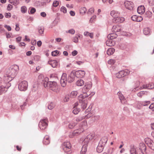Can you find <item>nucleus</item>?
<instances>
[{
  "label": "nucleus",
  "mask_w": 154,
  "mask_h": 154,
  "mask_svg": "<svg viewBox=\"0 0 154 154\" xmlns=\"http://www.w3.org/2000/svg\"><path fill=\"white\" fill-rule=\"evenodd\" d=\"M149 108L152 109L153 111H154V103H152L149 106Z\"/></svg>",
  "instance_id": "obj_64"
},
{
  "label": "nucleus",
  "mask_w": 154,
  "mask_h": 154,
  "mask_svg": "<svg viewBox=\"0 0 154 154\" xmlns=\"http://www.w3.org/2000/svg\"><path fill=\"white\" fill-rule=\"evenodd\" d=\"M103 154H117V153L113 148H110L108 149L106 153Z\"/></svg>",
  "instance_id": "obj_22"
},
{
  "label": "nucleus",
  "mask_w": 154,
  "mask_h": 154,
  "mask_svg": "<svg viewBox=\"0 0 154 154\" xmlns=\"http://www.w3.org/2000/svg\"><path fill=\"white\" fill-rule=\"evenodd\" d=\"M78 104V103H76L75 104V107L73 110V112L75 114H77L80 111V109L77 106Z\"/></svg>",
  "instance_id": "obj_19"
},
{
  "label": "nucleus",
  "mask_w": 154,
  "mask_h": 154,
  "mask_svg": "<svg viewBox=\"0 0 154 154\" xmlns=\"http://www.w3.org/2000/svg\"><path fill=\"white\" fill-rule=\"evenodd\" d=\"M75 74L73 72H71L68 77L67 81L70 83L72 82L75 80Z\"/></svg>",
  "instance_id": "obj_14"
},
{
  "label": "nucleus",
  "mask_w": 154,
  "mask_h": 154,
  "mask_svg": "<svg viewBox=\"0 0 154 154\" xmlns=\"http://www.w3.org/2000/svg\"><path fill=\"white\" fill-rule=\"evenodd\" d=\"M60 11L64 13H66L67 12L66 8L64 7H62L61 8Z\"/></svg>",
  "instance_id": "obj_53"
},
{
  "label": "nucleus",
  "mask_w": 154,
  "mask_h": 154,
  "mask_svg": "<svg viewBox=\"0 0 154 154\" xmlns=\"http://www.w3.org/2000/svg\"><path fill=\"white\" fill-rule=\"evenodd\" d=\"M149 85L148 86V89H152L154 88V84L153 83L149 84Z\"/></svg>",
  "instance_id": "obj_60"
},
{
  "label": "nucleus",
  "mask_w": 154,
  "mask_h": 154,
  "mask_svg": "<svg viewBox=\"0 0 154 154\" xmlns=\"http://www.w3.org/2000/svg\"><path fill=\"white\" fill-rule=\"evenodd\" d=\"M125 7L130 10H132L134 8L133 3L131 2L126 1L124 3Z\"/></svg>",
  "instance_id": "obj_10"
},
{
  "label": "nucleus",
  "mask_w": 154,
  "mask_h": 154,
  "mask_svg": "<svg viewBox=\"0 0 154 154\" xmlns=\"http://www.w3.org/2000/svg\"><path fill=\"white\" fill-rule=\"evenodd\" d=\"M66 74L65 73H64L62 74L60 80V82L62 86L63 87L65 86L66 85Z\"/></svg>",
  "instance_id": "obj_11"
},
{
  "label": "nucleus",
  "mask_w": 154,
  "mask_h": 154,
  "mask_svg": "<svg viewBox=\"0 0 154 154\" xmlns=\"http://www.w3.org/2000/svg\"><path fill=\"white\" fill-rule=\"evenodd\" d=\"M77 94L78 93L76 91H74L71 92V96L72 97H74L77 96Z\"/></svg>",
  "instance_id": "obj_39"
},
{
  "label": "nucleus",
  "mask_w": 154,
  "mask_h": 154,
  "mask_svg": "<svg viewBox=\"0 0 154 154\" xmlns=\"http://www.w3.org/2000/svg\"><path fill=\"white\" fill-rule=\"evenodd\" d=\"M144 91H141L138 93L137 94V96L140 97H141L144 95Z\"/></svg>",
  "instance_id": "obj_57"
},
{
  "label": "nucleus",
  "mask_w": 154,
  "mask_h": 154,
  "mask_svg": "<svg viewBox=\"0 0 154 154\" xmlns=\"http://www.w3.org/2000/svg\"><path fill=\"white\" fill-rule=\"evenodd\" d=\"M145 16L148 17H151L152 15V13L150 11H147L145 13Z\"/></svg>",
  "instance_id": "obj_36"
},
{
  "label": "nucleus",
  "mask_w": 154,
  "mask_h": 154,
  "mask_svg": "<svg viewBox=\"0 0 154 154\" xmlns=\"http://www.w3.org/2000/svg\"><path fill=\"white\" fill-rule=\"evenodd\" d=\"M142 102V105L143 106H146L149 104V101L141 102Z\"/></svg>",
  "instance_id": "obj_55"
},
{
  "label": "nucleus",
  "mask_w": 154,
  "mask_h": 154,
  "mask_svg": "<svg viewBox=\"0 0 154 154\" xmlns=\"http://www.w3.org/2000/svg\"><path fill=\"white\" fill-rule=\"evenodd\" d=\"M143 32L145 35H147L150 32V30L148 28H145L143 29Z\"/></svg>",
  "instance_id": "obj_34"
},
{
  "label": "nucleus",
  "mask_w": 154,
  "mask_h": 154,
  "mask_svg": "<svg viewBox=\"0 0 154 154\" xmlns=\"http://www.w3.org/2000/svg\"><path fill=\"white\" fill-rule=\"evenodd\" d=\"M112 30L115 32H118L121 30V28L120 26L118 25L114 26L112 27Z\"/></svg>",
  "instance_id": "obj_21"
},
{
  "label": "nucleus",
  "mask_w": 154,
  "mask_h": 154,
  "mask_svg": "<svg viewBox=\"0 0 154 154\" xmlns=\"http://www.w3.org/2000/svg\"><path fill=\"white\" fill-rule=\"evenodd\" d=\"M59 2L57 1H54L53 3V6L55 7H57L59 5Z\"/></svg>",
  "instance_id": "obj_52"
},
{
  "label": "nucleus",
  "mask_w": 154,
  "mask_h": 154,
  "mask_svg": "<svg viewBox=\"0 0 154 154\" xmlns=\"http://www.w3.org/2000/svg\"><path fill=\"white\" fill-rule=\"evenodd\" d=\"M79 37V35H76L75 36L73 39V42L75 43H77L78 42V38Z\"/></svg>",
  "instance_id": "obj_43"
},
{
  "label": "nucleus",
  "mask_w": 154,
  "mask_h": 154,
  "mask_svg": "<svg viewBox=\"0 0 154 154\" xmlns=\"http://www.w3.org/2000/svg\"><path fill=\"white\" fill-rule=\"evenodd\" d=\"M38 32L41 35L43 34L44 32V28L42 27H40L38 29Z\"/></svg>",
  "instance_id": "obj_48"
},
{
  "label": "nucleus",
  "mask_w": 154,
  "mask_h": 154,
  "mask_svg": "<svg viewBox=\"0 0 154 154\" xmlns=\"http://www.w3.org/2000/svg\"><path fill=\"white\" fill-rule=\"evenodd\" d=\"M48 120L47 119L45 118L41 119L39 123V127L41 130H44L48 126Z\"/></svg>",
  "instance_id": "obj_5"
},
{
  "label": "nucleus",
  "mask_w": 154,
  "mask_h": 154,
  "mask_svg": "<svg viewBox=\"0 0 154 154\" xmlns=\"http://www.w3.org/2000/svg\"><path fill=\"white\" fill-rule=\"evenodd\" d=\"M88 85H87V83L85 84V86H87L86 87V88H89L91 87L92 86V84L91 82H89L88 83Z\"/></svg>",
  "instance_id": "obj_44"
},
{
  "label": "nucleus",
  "mask_w": 154,
  "mask_h": 154,
  "mask_svg": "<svg viewBox=\"0 0 154 154\" xmlns=\"http://www.w3.org/2000/svg\"><path fill=\"white\" fill-rule=\"evenodd\" d=\"M148 2L150 6H152L154 5V0H148Z\"/></svg>",
  "instance_id": "obj_46"
},
{
  "label": "nucleus",
  "mask_w": 154,
  "mask_h": 154,
  "mask_svg": "<svg viewBox=\"0 0 154 154\" xmlns=\"http://www.w3.org/2000/svg\"><path fill=\"white\" fill-rule=\"evenodd\" d=\"M77 124V123H72L69 124V128H73Z\"/></svg>",
  "instance_id": "obj_50"
},
{
  "label": "nucleus",
  "mask_w": 154,
  "mask_h": 154,
  "mask_svg": "<svg viewBox=\"0 0 154 154\" xmlns=\"http://www.w3.org/2000/svg\"><path fill=\"white\" fill-rule=\"evenodd\" d=\"M137 17L136 15H133L132 16L131 19L133 21H136Z\"/></svg>",
  "instance_id": "obj_63"
},
{
  "label": "nucleus",
  "mask_w": 154,
  "mask_h": 154,
  "mask_svg": "<svg viewBox=\"0 0 154 154\" xmlns=\"http://www.w3.org/2000/svg\"><path fill=\"white\" fill-rule=\"evenodd\" d=\"M87 11L86 8L84 7H82L80 9V13L82 15H84Z\"/></svg>",
  "instance_id": "obj_30"
},
{
  "label": "nucleus",
  "mask_w": 154,
  "mask_h": 154,
  "mask_svg": "<svg viewBox=\"0 0 154 154\" xmlns=\"http://www.w3.org/2000/svg\"><path fill=\"white\" fill-rule=\"evenodd\" d=\"M137 22H140L143 20V18L141 16H137Z\"/></svg>",
  "instance_id": "obj_58"
},
{
  "label": "nucleus",
  "mask_w": 154,
  "mask_h": 154,
  "mask_svg": "<svg viewBox=\"0 0 154 154\" xmlns=\"http://www.w3.org/2000/svg\"><path fill=\"white\" fill-rule=\"evenodd\" d=\"M55 105L54 103H51L48 106V108L49 109H51L54 107Z\"/></svg>",
  "instance_id": "obj_40"
},
{
  "label": "nucleus",
  "mask_w": 154,
  "mask_h": 154,
  "mask_svg": "<svg viewBox=\"0 0 154 154\" xmlns=\"http://www.w3.org/2000/svg\"><path fill=\"white\" fill-rule=\"evenodd\" d=\"M16 74V71L13 69L9 70L4 76V82L2 81V79L0 77V95L5 92L6 90L8 88L10 85L9 81L12 80Z\"/></svg>",
  "instance_id": "obj_1"
},
{
  "label": "nucleus",
  "mask_w": 154,
  "mask_h": 154,
  "mask_svg": "<svg viewBox=\"0 0 154 154\" xmlns=\"http://www.w3.org/2000/svg\"><path fill=\"white\" fill-rule=\"evenodd\" d=\"M28 83L27 81H23L20 82L18 85V89L20 91H25L28 88Z\"/></svg>",
  "instance_id": "obj_6"
},
{
  "label": "nucleus",
  "mask_w": 154,
  "mask_h": 154,
  "mask_svg": "<svg viewBox=\"0 0 154 154\" xmlns=\"http://www.w3.org/2000/svg\"><path fill=\"white\" fill-rule=\"evenodd\" d=\"M9 2L15 6L17 5L19 3V0H9Z\"/></svg>",
  "instance_id": "obj_25"
},
{
  "label": "nucleus",
  "mask_w": 154,
  "mask_h": 154,
  "mask_svg": "<svg viewBox=\"0 0 154 154\" xmlns=\"http://www.w3.org/2000/svg\"><path fill=\"white\" fill-rule=\"evenodd\" d=\"M59 53V52L58 51H53L51 53V54L52 56H55L57 55Z\"/></svg>",
  "instance_id": "obj_51"
},
{
  "label": "nucleus",
  "mask_w": 154,
  "mask_h": 154,
  "mask_svg": "<svg viewBox=\"0 0 154 154\" xmlns=\"http://www.w3.org/2000/svg\"><path fill=\"white\" fill-rule=\"evenodd\" d=\"M86 93H84L80 95L78 97V99L80 103H82L81 106L82 108L83 109H85L87 107V100L86 97L88 96Z\"/></svg>",
  "instance_id": "obj_3"
},
{
  "label": "nucleus",
  "mask_w": 154,
  "mask_h": 154,
  "mask_svg": "<svg viewBox=\"0 0 154 154\" xmlns=\"http://www.w3.org/2000/svg\"><path fill=\"white\" fill-rule=\"evenodd\" d=\"M84 81L82 79H79L76 82V85L77 86H81L84 85Z\"/></svg>",
  "instance_id": "obj_24"
},
{
  "label": "nucleus",
  "mask_w": 154,
  "mask_h": 154,
  "mask_svg": "<svg viewBox=\"0 0 154 154\" xmlns=\"http://www.w3.org/2000/svg\"><path fill=\"white\" fill-rule=\"evenodd\" d=\"M83 131V129H79L74 131L73 132L75 136H77L82 132Z\"/></svg>",
  "instance_id": "obj_29"
},
{
  "label": "nucleus",
  "mask_w": 154,
  "mask_h": 154,
  "mask_svg": "<svg viewBox=\"0 0 154 154\" xmlns=\"http://www.w3.org/2000/svg\"><path fill=\"white\" fill-rule=\"evenodd\" d=\"M16 28H15V30L17 31H18L20 29L19 27V25L18 23H16Z\"/></svg>",
  "instance_id": "obj_61"
},
{
  "label": "nucleus",
  "mask_w": 154,
  "mask_h": 154,
  "mask_svg": "<svg viewBox=\"0 0 154 154\" xmlns=\"http://www.w3.org/2000/svg\"><path fill=\"white\" fill-rule=\"evenodd\" d=\"M43 143L45 145H48L50 143L49 136L48 135L45 136L43 140Z\"/></svg>",
  "instance_id": "obj_20"
},
{
  "label": "nucleus",
  "mask_w": 154,
  "mask_h": 154,
  "mask_svg": "<svg viewBox=\"0 0 154 154\" xmlns=\"http://www.w3.org/2000/svg\"><path fill=\"white\" fill-rule=\"evenodd\" d=\"M48 63L53 68L55 67L58 64L57 62L55 60H49Z\"/></svg>",
  "instance_id": "obj_17"
},
{
  "label": "nucleus",
  "mask_w": 154,
  "mask_h": 154,
  "mask_svg": "<svg viewBox=\"0 0 154 154\" xmlns=\"http://www.w3.org/2000/svg\"><path fill=\"white\" fill-rule=\"evenodd\" d=\"M75 32V31L73 29H71L69 30L68 31H66V33H69L72 34H74Z\"/></svg>",
  "instance_id": "obj_42"
},
{
  "label": "nucleus",
  "mask_w": 154,
  "mask_h": 154,
  "mask_svg": "<svg viewBox=\"0 0 154 154\" xmlns=\"http://www.w3.org/2000/svg\"><path fill=\"white\" fill-rule=\"evenodd\" d=\"M71 148V146L69 142H67L64 143L63 149L65 152L69 154L70 153Z\"/></svg>",
  "instance_id": "obj_9"
},
{
  "label": "nucleus",
  "mask_w": 154,
  "mask_h": 154,
  "mask_svg": "<svg viewBox=\"0 0 154 154\" xmlns=\"http://www.w3.org/2000/svg\"><path fill=\"white\" fill-rule=\"evenodd\" d=\"M106 44L107 46H112L114 45V43L111 39L108 40L106 41Z\"/></svg>",
  "instance_id": "obj_26"
},
{
  "label": "nucleus",
  "mask_w": 154,
  "mask_h": 154,
  "mask_svg": "<svg viewBox=\"0 0 154 154\" xmlns=\"http://www.w3.org/2000/svg\"><path fill=\"white\" fill-rule=\"evenodd\" d=\"M117 95L119 96V98L122 103H125L126 102V100L123 95L122 94L121 92L119 91L117 93Z\"/></svg>",
  "instance_id": "obj_15"
},
{
  "label": "nucleus",
  "mask_w": 154,
  "mask_h": 154,
  "mask_svg": "<svg viewBox=\"0 0 154 154\" xmlns=\"http://www.w3.org/2000/svg\"><path fill=\"white\" fill-rule=\"evenodd\" d=\"M103 146L98 145L97 148V151L99 153L103 151Z\"/></svg>",
  "instance_id": "obj_32"
},
{
  "label": "nucleus",
  "mask_w": 154,
  "mask_h": 154,
  "mask_svg": "<svg viewBox=\"0 0 154 154\" xmlns=\"http://www.w3.org/2000/svg\"><path fill=\"white\" fill-rule=\"evenodd\" d=\"M95 134L94 133H91L88 135L86 137L90 140L92 139L95 137Z\"/></svg>",
  "instance_id": "obj_35"
},
{
  "label": "nucleus",
  "mask_w": 154,
  "mask_h": 154,
  "mask_svg": "<svg viewBox=\"0 0 154 154\" xmlns=\"http://www.w3.org/2000/svg\"><path fill=\"white\" fill-rule=\"evenodd\" d=\"M5 16L6 18H10L11 17V14L10 13H5Z\"/></svg>",
  "instance_id": "obj_59"
},
{
  "label": "nucleus",
  "mask_w": 154,
  "mask_h": 154,
  "mask_svg": "<svg viewBox=\"0 0 154 154\" xmlns=\"http://www.w3.org/2000/svg\"><path fill=\"white\" fill-rule=\"evenodd\" d=\"M84 35L86 36H89L91 38H93V34L88 32H85Z\"/></svg>",
  "instance_id": "obj_31"
},
{
  "label": "nucleus",
  "mask_w": 154,
  "mask_h": 154,
  "mask_svg": "<svg viewBox=\"0 0 154 154\" xmlns=\"http://www.w3.org/2000/svg\"><path fill=\"white\" fill-rule=\"evenodd\" d=\"M138 13L140 14H143L145 11V8L144 6L141 5L138 7L137 9Z\"/></svg>",
  "instance_id": "obj_16"
},
{
  "label": "nucleus",
  "mask_w": 154,
  "mask_h": 154,
  "mask_svg": "<svg viewBox=\"0 0 154 154\" xmlns=\"http://www.w3.org/2000/svg\"><path fill=\"white\" fill-rule=\"evenodd\" d=\"M145 143L152 149L154 150V142L150 139L147 137L145 139Z\"/></svg>",
  "instance_id": "obj_8"
},
{
  "label": "nucleus",
  "mask_w": 154,
  "mask_h": 154,
  "mask_svg": "<svg viewBox=\"0 0 154 154\" xmlns=\"http://www.w3.org/2000/svg\"><path fill=\"white\" fill-rule=\"evenodd\" d=\"M48 79L46 78L43 81V85L45 87L48 88L49 83V82L48 81Z\"/></svg>",
  "instance_id": "obj_27"
},
{
  "label": "nucleus",
  "mask_w": 154,
  "mask_h": 154,
  "mask_svg": "<svg viewBox=\"0 0 154 154\" xmlns=\"http://www.w3.org/2000/svg\"><path fill=\"white\" fill-rule=\"evenodd\" d=\"M146 149V147L143 143H140L139 147H136L133 146L131 147L130 152L131 154H144L143 152Z\"/></svg>",
  "instance_id": "obj_2"
},
{
  "label": "nucleus",
  "mask_w": 154,
  "mask_h": 154,
  "mask_svg": "<svg viewBox=\"0 0 154 154\" xmlns=\"http://www.w3.org/2000/svg\"><path fill=\"white\" fill-rule=\"evenodd\" d=\"M90 140L86 137L83 141V143L84 144V145H86V146H87V145Z\"/></svg>",
  "instance_id": "obj_38"
},
{
  "label": "nucleus",
  "mask_w": 154,
  "mask_h": 154,
  "mask_svg": "<svg viewBox=\"0 0 154 154\" xmlns=\"http://www.w3.org/2000/svg\"><path fill=\"white\" fill-rule=\"evenodd\" d=\"M75 76L78 78H82L85 75V72L84 70H79L77 71L74 73Z\"/></svg>",
  "instance_id": "obj_12"
},
{
  "label": "nucleus",
  "mask_w": 154,
  "mask_h": 154,
  "mask_svg": "<svg viewBox=\"0 0 154 154\" xmlns=\"http://www.w3.org/2000/svg\"><path fill=\"white\" fill-rule=\"evenodd\" d=\"M69 95H67L64 98L63 101L64 102H66L68 101L69 100Z\"/></svg>",
  "instance_id": "obj_54"
},
{
  "label": "nucleus",
  "mask_w": 154,
  "mask_h": 154,
  "mask_svg": "<svg viewBox=\"0 0 154 154\" xmlns=\"http://www.w3.org/2000/svg\"><path fill=\"white\" fill-rule=\"evenodd\" d=\"M86 145H83L81 152V154H85L87 150Z\"/></svg>",
  "instance_id": "obj_28"
},
{
  "label": "nucleus",
  "mask_w": 154,
  "mask_h": 154,
  "mask_svg": "<svg viewBox=\"0 0 154 154\" xmlns=\"http://www.w3.org/2000/svg\"><path fill=\"white\" fill-rule=\"evenodd\" d=\"M115 51V49L113 48H111L108 49L107 51V54L108 55L112 54Z\"/></svg>",
  "instance_id": "obj_23"
},
{
  "label": "nucleus",
  "mask_w": 154,
  "mask_h": 154,
  "mask_svg": "<svg viewBox=\"0 0 154 154\" xmlns=\"http://www.w3.org/2000/svg\"><path fill=\"white\" fill-rule=\"evenodd\" d=\"M130 71L128 69L122 70L119 71L116 74V76L118 78H120L130 74Z\"/></svg>",
  "instance_id": "obj_7"
},
{
  "label": "nucleus",
  "mask_w": 154,
  "mask_h": 154,
  "mask_svg": "<svg viewBox=\"0 0 154 154\" xmlns=\"http://www.w3.org/2000/svg\"><path fill=\"white\" fill-rule=\"evenodd\" d=\"M48 88L57 93L59 92L60 91L59 87L57 85V83L54 82H49Z\"/></svg>",
  "instance_id": "obj_4"
},
{
  "label": "nucleus",
  "mask_w": 154,
  "mask_h": 154,
  "mask_svg": "<svg viewBox=\"0 0 154 154\" xmlns=\"http://www.w3.org/2000/svg\"><path fill=\"white\" fill-rule=\"evenodd\" d=\"M4 27L5 28H6L9 31H10L11 30V27L9 26L5 25L4 26Z\"/></svg>",
  "instance_id": "obj_62"
},
{
  "label": "nucleus",
  "mask_w": 154,
  "mask_h": 154,
  "mask_svg": "<svg viewBox=\"0 0 154 154\" xmlns=\"http://www.w3.org/2000/svg\"><path fill=\"white\" fill-rule=\"evenodd\" d=\"M116 35L115 33H113L109 34L108 35V37L109 38H110V39H113L116 37Z\"/></svg>",
  "instance_id": "obj_37"
},
{
  "label": "nucleus",
  "mask_w": 154,
  "mask_h": 154,
  "mask_svg": "<svg viewBox=\"0 0 154 154\" xmlns=\"http://www.w3.org/2000/svg\"><path fill=\"white\" fill-rule=\"evenodd\" d=\"M81 125L82 127V128H81V129H83L84 130V129L87 127V122L86 121H84L82 122L81 123Z\"/></svg>",
  "instance_id": "obj_33"
},
{
  "label": "nucleus",
  "mask_w": 154,
  "mask_h": 154,
  "mask_svg": "<svg viewBox=\"0 0 154 154\" xmlns=\"http://www.w3.org/2000/svg\"><path fill=\"white\" fill-rule=\"evenodd\" d=\"M110 14L114 18H117L118 16H120V13L114 10L111 12Z\"/></svg>",
  "instance_id": "obj_18"
},
{
  "label": "nucleus",
  "mask_w": 154,
  "mask_h": 154,
  "mask_svg": "<svg viewBox=\"0 0 154 154\" xmlns=\"http://www.w3.org/2000/svg\"><path fill=\"white\" fill-rule=\"evenodd\" d=\"M125 20L124 17H123L118 16L117 18H115L113 19V21L115 23H122L124 22Z\"/></svg>",
  "instance_id": "obj_13"
},
{
  "label": "nucleus",
  "mask_w": 154,
  "mask_h": 154,
  "mask_svg": "<svg viewBox=\"0 0 154 154\" xmlns=\"http://www.w3.org/2000/svg\"><path fill=\"white\" fill-rule=\"evenodd\" d=\"M115 61L114 60L110 59L108 61V63L109 64H113L115 63Z\"/></svg>",
  "instance_id": "obj_56"
},
{
  "label": "nucleus",
  "mask_w": 154,
  "mask_h": 154,
  "mask_svg": "<svg viewBox=\"0 0 154 154\" xmlns=\"http://www.w3.org/2000/svg\"><path fill=\"white\" fill-rule=\"evenodd\" d=\"M13 8V6L11 4H8L7 6V10L8 11H10Z\"/></svg>",
  "instance_id": "obj_47"
},
{
  "label": "nucleus",
  "mask_w": 154,
  "mask_h": 154,
  "mask_svg": "<svg viewBox=\"0 0 154 154\" xmlns=\"http://www.w3.org/2000/svg\"><path fill=\"white\" fill-rule=\"evenodd\" d=\"M94 12V9L93 8H90L88 12V14H92Z\"/></svg>",
  "instance_id": "obj_49"
},
{
  "label": "nucleus",
  "mask_w": 154,
  "mask_h": 154,
  "mask_svg": "<svg viewBox=\"0 0 154 154\" xmlns=\"http://www.w3.org/2000/svg\"><path fill=\"white\" fill-rule=\"evenodd\" d=\"M142 103V102H137V107L138 109H141L142 107L143 106Z\"/></svg>",
  "instance_id": "obj_41"
},
{
  "label": "nucleus",
  "mask_w": 154,
  "mask_h": 154,
  "mask_svg": "<svg viewBox=\"0 0 154 154\" xmlns=\"http://www.w3.org/2000/svg\"><path fill=\"white\" fill-rule=\"evenodd\" d=\"M21 11L22 13H25L27 11L26 8L25 6L22 7L21 8Z\"/></svg>",
  "instance_id": "obj_45"
}]
</instances>
